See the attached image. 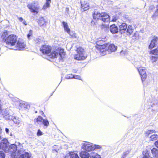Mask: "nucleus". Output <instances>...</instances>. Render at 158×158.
Returning <instances> with one entry per match:
<instances>
[{
	"mask_svg": "<svg viewBox=\"0 0 158 158\" xmlns=\"http://www.w3.org/2000/svg\"><path fill=\"white\" fill-rule=\"evenodd\" d=\"M46 22L43 17H42L40 18L38 21V24L40 26L46 25Z\"/></svg>",
	"mask_w": 158,
	"mask_h": 158,
	"instance_id": "22",
	"label": "nucleus"
},
{
	"mask_svg": "<svg viewBox=\"0 0 158 158\" xmlns=\"http://www.w3.org/2000/svg\"><path fill=\"white\" fill-rule=\"evenodd\" d=\"M35 44L37 45L42 44L44 42L43 38L41 37H39L35 38L34 40Z\"/></svg>",
	"mask_w": 158,
	"mask_h": 158,
	"instance_id": "21",
	"label": "nucleus"
},
{
	"mask_svg": "<svg viewBox=\"0 0 158 158\" xmlns=\"http://www.w3.org/2000/svg\"><path fill=\"white\" fill-rule=\"evenodd\" d=\"M63 27H64V30L67 32L70 31V29L69 28L67 23L64 22L63 21L62 22Z\"/></svg>",
	"mask_w": 158,
	"mask_h": 158,
	"instance_id": "26",
	"label": "nucleus"
},
{
	"mask_svg": "<svg viewBox=\"0 0 158 158\" xmlns=\"http://www.w3.org/2000/svg\"><path fill=\"white\" fill-rule=\"evenodd\" d=\"M133 37V39L138 40L139 38V32H136L135 33Z\"/></svg>",
	"mask_w": 158,
	"mask_h": 158,
	"instance_id": "35",
	"label": "nucleus"
},
{
	"mask_svg": "<svg viewBox=\"0 0 158 158\" xmlns=\"http://www.w3.org/2000/svg\"><path fill=\"white\" fill-rule=\"evenodd\" d=\"M77 53L74 56L75 59L77 60H83L86 57L84 50L81 47H79L77 49Z\"/></svg>",
	"mask_w": 158,
	"mask_h": 158,
	"instance_id": "3",
	"label": "nucleus"
},
{
	"mask_svg": "<svg viewBox=\"0 0 158 158\" xmlns=\"http://www.w3.org/2000/svg\"><path fill=\"white\" fill-rule=\"evenodd\" d=\"M1 104L0 103V114H1L2 112V109L1 108Z\"/></svg>",
	"mask_w": 158,
	"mask_h": 158,
	"instance_id": "55",
	"label": "nucleus"
},
{
	"mask_svg": "<svg viewBox=\"0 0 158 158\" xmlns=\"http://www.w3.org/2000/svg\"><path fill=\"white\" fill-rule=\"evenodd\" d=\"M127 26L126 23H123L119 26V32L121 34L125 33L126 31Z\"/></svg>",
	"mask_w": 158,
	"mask_h": 158,
	"instance_id": "15",
	"label": "nucleus"
},
{
	"mask_svg": "<svg viewBox=\"0 0 158 158\" xmlns=\"http://www.w3.org/2000/svg\"><path fill=\"white\" fill-rule=\"evenodd\" d=\"M22 23L24 24L25 26H26L27 25V24L26 23V21L23 20V22H22Z\"/></svg>",
	"mask_w": 158,
	"mask_h": 158,
	"instance_id": "54",
	"label": "nucleus"
},
{
	"mask_svg": "<svg viewBox=\"0 0 158 158\" xmlns=\"http://www.w3.org/2000/svg\"><path fill=\"white\" fill-rule=\"evenodd\" d=\"M12 135H12V134L11 133H10V135L11 136H12Z\"/></svg>",
	"mask_w": 158,
	"mask_h": 158,
	"instance_id": "58",
	"label": "nucleus"
},
{
	"mask_svg": "<svg viewBox=\"0 0 158 158\" xmlns=\"http://www.w3.org/2000/svg\"><path fill=\"white\" fill-rule=\"evenodd\" d=\"M93 147L94 148V150L95 149H100L101 148V147L98 145H93Z\"/></svg>",
	"mask_w": 158,
	"mask_h": 158,
	"instance_id": "44",
	"label": "nucleus"
},
{
	"mask_svg": "<svg viewBox=\"0 0 158 158\" xmlns=\"http://www.w3.org/2000/svg\"><path fill=\"white\" fill-rule=\"evenodd\" d=\"M74 71V72H75V73H76V71L75 70H73Z\"/></svg>",
	"mask_w": 158,
	"mask_h": 158,
	"instance_id": "60",
	"label": "nucleus"
},
{
	"mask_svg": "<svg viewBox=\"0 0 158 158\" xmlns=\"http://www.w3.org/2000/svg\"><path fill=\"white\" fill-rule=\"evenodd\" d=\"M129 153V151H127L126 152H124L123 155V156H127V155H128Z\"/></svg>",
	"mask_w": 158,
	"mask_h": 158,
	"instance_id": "47",
	"label": "nucleus"
},
{
	"mask_svg": "<svg viewBox=\"0 0 158 158\" xmlns=\"http://www.w3.org/2000/svg\"><path fill=\"white\" fill-rule=\"evenodd\" d=\"M109 28V25L108 24H102L101 28L102 29L104 30L105 31L107 30Z\"/></svg>",
	"mask_w": 158,
	"mask_h": 158,
	"instance_id": "36",
	"label": "nucleus"
},
{
	"mask_svg": "<svg viewBox=\"0 0 158 158\" xmlns=\"http://www.w3.org/2000/svg\"><path fill=\"white\" fill-rule=\"evenodd\" d=\"M43 135L42 132H41L40 129H39L38 130L37 135L38 136H41V135Z\"/></svg>",
	"mask_w": 158,
	"mask_h": 158,
	"instance_id": "46",
	"label": "nucleus"
},
{
	"mask_svg": "<svg viewBox=\"0 0 158 158\" xmlns=\"http://www.w3.org/2000/svg\"><path fill=\"white\" fill-rule=\"evenodd\" d=\"M98 48L100 52L106 54L115 51L117 49V46L113 44H110L109 46L103 45L99 46Z\"/></svg>",
	"mask_w": 158,
	"mask_h": 158,
	"instance_id": "2",
	"label": "nucleus"
},
{
	"mask_svg": "<svg viewBox=\"0 0 158 158\" xmlns=\"http://www.w3.org/2000/svg\"><path fill=\"white\" fill-rule=\"evenodd\" d=\"M38 2L34 1L32 3L28 4L27 7L30 9V11L32 13L37 14L40 9V6L37 4Z\"/></svg>",
	"mask_w": 158,
	"mask_h": 158,
	"instance_id": "4",
	"label": "nucleus"
},
{
	"mask_svg": "<svg viewBox=\"0 0 158 158\" xmlns=\"http://www.w3.org/2000/svg\"><path fill=\"white\" fill-rule=\"evenodd\" d=\"M17 150V147L16 145L15 144H11L9 147H8V149H5V152H10V153H14Z\"/></svg>",
	"mask_w": 158,
	"mask_h": 158,
	"instance_id": "9",
	"label": "nucleus"
},
{
	"mask_svg": "<svg viewBox=\"0 0 158 158\" xmlns=\"http://www.w3.org/2000/svg\"><path fill=\"white\" fill-rule=\"evenodd\" d=\"M35 112L36 113H37V111H36Z\"/></svg>",
	"mask_w": 158,
	"mask_h": 158,
	"instance_id": "62",
	"label": "nucleus"
},
{
	"mask_svg": "<svg viewBox=\"0 0 158 158\" xmlns=\"http://www.w3.org/2000/svg\"><path fill=\"white\" fill-rule=\"evenodd\" d=\"M150 54L154 55H158V48L150 51Z\"/></svg>",
	"mask_w": 158,
	"mask_h": 158,
	"instance_id": "30",
	"label": "nucleus"
},
{
	"mask_svg": "<svg viewBox=\"0 0 158 158\" xmlns=\"http://www.w3.org/2000/svg\"><path fill=\"white\" fill-rule=\"evenodd\" d=\"M32 31L31 30H30L29 31V33L27 35V37L28 39H29L30 37L32 35Z\"/></svg>",
	"mask_w": 158,
	"mask_h": 158,
	"instance_id": "42",
	"label": "nucleus"
},
{
	"mask_svg": "<svg viewBox=\"0 0 158 158\" xmlns=\"http://www.w3.org/2000/svg\"><path fill=\"white\" fill-rule=\"evenodd\" d=\"M134 30V27L132 26L129 25L127 27L126 32L127 34L131 35Z\"/></svg>",
	"mask_w": 158,
	"mask_h": 158,
	"instance_id": "23",
	"label": "nucleus"
},
{
	"mask_svg": "<svg viewBox=\"0 0 158 158\" xmlns=\"http://www.w3.org/2000/svg\"><path fill=\"white\" fill-rule=\"evenodd\" d=\"M125 157L126 156H123V155L121 158H125Z\"/></svg>",
	"mask_w": 158,
	"mask_h": 158,
	"instance_id": "56",
	"label": "nucleus"
},
{
	"mask_svg": "<svg viewBox=\"0 0 158 158\" xmlns=\"http://www.w3.org/2000/svg\"><path fill=\"white\" fill-rule=\"evenodd\" d=\"M110 30L111 32L113 34L116 33L118 31V27L114 24H112L110 26Z\"/></svg>",
	"mask_w": 158,
	"mask_h": 158,
	"instance_id": "16",
	"label": "nucleus"
},
{
	"mask_svg": "<svg viewBox=\"0 0 158 158\" xmlns=\"http://www.w3.org/2000/svg\"><path fill=\"white\" fill-rule=\"evenodd\" d=\"M106 2H108L110 0H104Z\"/></svg>",
	"mask_w": 158,
	"mask_h": 158,
	"instance_id": "57",
	"label": "nucleus"
},
{
	"mask_svg": "<svg viewBox=\"0 0 158 158\" xmlns=\"http://www.w3.org/2000/svg\"><path fill=\"white\" fill-rule=\"evenodd\" d=\"M101 20L105 22H109L110 20V17L106 13H102Z\"/></svg>",
	"mask_w": 158,
	"mask_h": 158,
	"instance_id": "14",
	"label": "nucleus"
},
{
	"mask_svg": "<svg viewBox=\"0 0 158 158\" xmlns=\"http://www.w3.org/2000/svg\"><path fill=\"white\" fill-rule=\"evenodd\" d=\"M11 110L8 108L2 109V112L0 114L6 120H10L12 119V116L11 114L10 111Z\"/></svg>",
	"mask_w": 158,
	"mask_h": 158,
	"instance_id": "6",
	"label": "nucleus"
},
{
	"mask_svg": "<svg viewBox=\"0 0 158 158\" xmlns=\"http://www.w3.org/2000/svg\"><path fill=\"white\" fill-rule=\"evenodd\" d=\"M65 12L67 14L69 15V8L66 7V8Z\"/></svg>",
	"mask_w": 158,
	"mask_h": 158,
	"instance_id": "48",
	"label": "nucleus"
},
{
	"mask_svg": "<svg viewBox=\"0 0 158 158\" xmlns=\"http://www.w3.org/2000/svg\"><path fill=\"white\" fill-rule=\"evenodd\" d=\"M5 131L7 134H8L9 131V130L7 128H5Z\"/></svg>",
	"mask_w": 158,
	"mask_h": 158,
	"instance_id": "53",
	"label": "nucleus"
},
{
	"mask_svg": "<svg viewBox=\"0 0 158 158\" xmlns=\"http://www.w3.org/2000/svg\"><path fill=\"white\" fill-rule=\"evenodd\" d=\"M81 10H83L84 11H85L89 9V5L87 1L82 0L81 2Z\"/></svg>",
	"mask_w": 158,
	"mask_h": 158,
	"instance_id": "12",
	"label": "nucleus"
},
{
	"mask_svg": "<svg viewBox=\"0 0 158 158\" xmlns=\"http://www.w3.org/2000/svg\"><path fill=\"white\" fill-rule=\"evenodd\" d=\"M51 0H46L45 3L42 9L44 10H46L47 8H48L50 6V3Z\"/></svg>",
	"mask_w": 158,
	"mask_h": 158,
	"instance_id": "27",
	"label": "nucleus"
},
{
	"mask_svg": "<svg viewBox=\"0 0 158 158\" xmlns=\"http://www.w3.org/2000/svg\"><path fill=\"white\" fill-rule=\"evenodd\" d=\"M94 144L88 142H85L83 143V148L87 151H90L94 150L93 147Z\"/></svg>",
	"mask_w": 158,
	"mask_h": 158,
	"instance_id": "8",
	"label": "nucleus"
},
{
	"mask_svg": "<svg viewBox=\"0 0 158 158\" xmlns=\"http://www.w3.org/2000/svg\"><path fill=\"white\" fill-rule=\"evenodd\" d=\"M10 120H12L14 123H19L20 122V120L17 117H13L12 116V119H10Z\"/></svg>",
	"mask_w": 158,
	"mask_h": 158,
	"instance_id": "32",
	"label": "nucleus"
},
{
	"mask_svg": "<svg viewBox=\"0 0 158 158\" xmlns=\"http://www.w3.org/2000/svg\"><path fill=\"white\" fill-rule=\"evenodd\" d=\"M155 104H153L152 105V107H153V105H155Z\"/></svg>",
	"mask_w": 158,
	"mask_h": 158,
	"instance_id": "59",
	"label": "nucleus"
},
{
	"mask_svg": "<svg viewBox=\"0 0 158 158\" xmlns=\"http://www.w3.org/2000/svg\"><path fill=\"white\" fill-rule=\"evenodd\" d=\"M71 158H79L77 154L76 153H73L70 155Z\"/></svg>",
	"mask_w": 158,
	"mask_h": 158,
	"instance_id": "38",
	"label": "nucleus"
},
{
	"mask_svg": "<svg viewBox=\"0 0 158 158\" xmlns=\"http://www.w3.org/2000/svg\"><path fill=\"white\" fill-rule=\"evenodd\" d=\"M25 150L23 148H21L19 150L18 152L19 154H21L19 158H30L31 156V155L28 152H24Z\"/></svg>",
	"mask_w": 158,
	"mask_h": 158,
	"instance_id": "10",
	"label": "nucleus"
},
{
	"mask_svg": "<svg viewBox=\"0 0 158 158\" xmlns=\"http://www.w3.org/2000/svg\"><path fill=\"white\" fill-rule=\"evenodd\" d=\"M73 78L76 79H80L81 78V77L80 76L78 75H73Z\"/></svg>",
	"mask_w": 158,
	"mask_h": 158,
	"instance_id": "45",
	"label": "nucleus"
},
{
	"mask_svg": "<svg viewBox=\"0 0 158 158\" xmlns=\"http://www.w3.org/2000/svg\"><path fill=\"white\" fill-rule=\"evenodd\" d=\"M158 40V38L154 36L153 37V39L152 40L149 46V48L150 49H152L155 47L157 46V44Z\"/></svg>",
	"mask_w": 158,
	"mask_h": 158,
	"instance_id": "13",
	"label": "nucleus"
},
{
	"mask_svg": "<svg viewBox=\"0 0 158 158\" xmlns=\"http://www.w3.org/2000/svg\"><path fill=\"white\" fill-rule=\"evenodd\" d=\"M151 152L153 157H158V150L155 148H153L151 150Z\"/></svg>",
	"mask_w": 158,
	"mask_h": 158,
	"instance_id": "24",
	"label": "nucleus"
},
{
	"mask_svg": "<svg viewBox=\"0 0 158 158\" xmlns=\"http://www.w3.org/2000/svg\"><path fill=\"white\" fill-rule=\"evenodd\" d=\"M65 78L67 79L73 78V75L72 74H69L66 75Z\"/></svg>",
	"mask_w": 158,
	"mask_h": 158,
	"instance_id": "41",
	"label": "nucleus"
},
{
	"mask_svg": "<svg viewBox=\"0 0 158 158\" xmlns=\"http://www.w3.org/2000/svg\"><path fill=\"white\" fill-rule=\"evenodd\" d=\"M138 70L141 77L142 81H144L147 77L146 71L145 68L139 67Z\"/></svg>",
	"mask_w": 158,
	"mask_h": 158,
	"instance_id": "7",
	"label": "nucleus"
},
{
	"mask_svg": "<svg viewBox=\"0 0 158 158\" xmlns=\"http://www.w3.org/2000/svg\"><path fill=\"white\" fill-rule=\"evenodd\" d=\"M70 36H71L73 38H76V34L75 33L74 31H69L68 32H67Z\"/></svg>",
	"mask_w": 158,
	"mask_h": 158,
	"instance_id": "33",
	"label": "nucleus"
},
{
	"mask_svg": "<svg viewBox=\"0 0 158 158\" xmlns=\"http://www.w3.org/2000/svg\"><path fill=\"white\" fill-rule=\"evenodd\" d=\"M8 35V33L7 31H3L1 35V38L3 39V40H4L5 41V40L6 39V37Z\"/></svg>",
	"mask_w": 158,
	"mask_h": 158,
	"instance_id": "31",
	"label": "nucleus"
},
{
	"mask_svg": "<svg viewBox=\"0 0 158 158\" xmlns=\"http://www.w3.org/2000/svg\"><path fill=\"white\" fill-rule=\"evenodd\" d=\"M156 146L158 148V140L156 141L155 143Z\"/></svg>",
	"mask_w": 158,
	"mask_h": 158,
	"instance_id": "52",
	"label": "nucleus"
},
{
	"mask_svg": "<svg viewBox=\"0 0 158 158\" xmlns=\"http://www.w3.org/2000/svg\"><path fill=\"white\" fill-rule=\"evenodd\" d=\"M143 158H153L151 156V154L149 151L146 149L143 152Z\"/></svg>",
	"mask_w": 158,
	"mask_h": 158,
	"instance_id": "19",
	"label": "nucleus"
},
{
	"mask_svg": "<svg viewBox=\"0 0 158 158\" xmlns=\"http://www.w3.org/2000/svg\"><path fill=\"white\" fill-rule=\"evenodd\" d=\"M154 132H156L154 130H149L146 133V136H148L150 134H152Z\"/></svg>",
	"mask_w": 158,
	"mask_h": 158,
	"instance_id": "40",
	"label": "nucleus"
},
{
	"mask_svg": "<svg viewBox=\"0 0 158 158\" xmlns=\"http://www.w3.org/2000/svg\"><path fill=\"white\" fill-rule=\"evenodd\" d=\"M151 60L152 62L156 61L158 59V57L152 56L151 57Z\"/></svg>",
	"mask_w": 158,
	"mask_h": 158,
	"instance_id": "39",
	"label": "nucleus"
},
{
	"mask_svg": "<svg viewBox=\"0 0 158 158\" xmlns=\"http://www.w3.org/2000/svg\"><path fill=\"white\" fill-rule=\"evenodd\" d=\"M80 156L81 158H89L90 156L89 154L86 151H82L80 153Z\"/></svg>",
	"mask_w": 158,
	"mask_h": 158,
	"instance_id": "20",
	"label": "nucleus"
},
{
	"mask_svg": "<svg viewBox=\"0 0 158 158\" xmlns=\"http://www.w3.org/2000/svg\"><path fill=\"white\" fill-rule=\"evenodd\" d=\"M149 9L150 10H152L154 9V7L153 6H151L149 7Z\"/></svg>",
	"mask_w": 158,
	"mask_h": 158,
	"instance_id": "50",
	"label": "nucleus"
},
{
	"mask_svg": "<svg viewBox=\"0 0 158 158\" xmlns=\"http://www.w3.org/2000/svg\"><path fill=\"white\" fill-rule=\"evenodd\" d=\"M17 37L15 35H10L5 40L6 44L12 46L15 45L17 41Z\"/></svg>",
	"mask_w": 158,
	"mask_h": 158,
	"instance_id": "5",
	"label": "nucleus"
},
{
	"mask_svg": "<svg viewBox=\"0 0 158 158\" xmlns=\"http://www.w3.org/2000/svg\"><path fill=\"white\" fill-rule=\"evenodd\" d=\"M5 155L3 151H0V158H5Z\"/></svg>",
	"mask_w": 158,
	"mask_h": 158,
	"instance_id": "43",
	"label": "nucleus"
},
{
	"mask_svg": "<svg viewBox=\"0 0 158 158\" xmlns=\"http://www.w3.org/2000/svg\"><path fill=\"white\" fill-rule=\"evenodd\" d=\"M102 13H100L97 11H95L93 15V18L96 20H101Z\"/></svg>",
	"mask_w": 158,
	"mask_h": 158,
	"instance_id": "18",
	"label": "nucleus"
},
{
	"mask_svg": "<svg viewBox=\"0 0 158 158\" xmlns=\"http://www.w3.org/2000/svg\"><path fill=\"white\" fill-rule=\"evenodd\" d=\"M25 44L23 42V41L22 40H18L16 46L15 47L14 49L15 50H21L24 48L25 47Z\"/></svg>",
	"mask_w": 158,
	"mask_h": 158,
	"instance_id": "11",
	"label": "nucleus"
},
{
	"mask_svg": "<svg viewBox=\"0 0 158 158\" xmlns=\"http://www.w3.org/2000/svg\"><path fill=\"white\" fill-rule=\"evenodd\" d=\"M157 16H158V5L156 6V10L152 16V19H154Z\"/></svg>",
	"mask_w": 158,
	"mask_h": 158,
	"instance_id": "28",
	"label": "nucleus"
},
{
	"mask_svg": "<svg viewBox=\"0 0 158 158\" xmlns=\"http://www.w3.org/2000/svg\"><path fill=\"white\" fill-rule=\"evenodd\" d=\"M158 138V135L156 134H154L152 135L150 137V139L151 140H155L157 139Z\"/></svg>",
	"mask_w": 158,
	"mask_h": 158,
	"instance_id": "34",
	"label": "nucleus"
},
{
	"mask_svg": "<svg viewBox=\"0 0 158 158\" xmlns=\"http://www.w3.org/2000/svg\"><path fill=\"white\" fill-rule=\"evenodd\" d=\"M43 119L41 116H39L36 119V121L35 122V124L36 125L38 124H41L42 123Z\"/></svg>",
	"mask_w": 158,
	"mask_h": 158,
	"instance_id": "25",
	"label": "nucleus"
},
{
	"mask_svg": "<svg viewBox=\"0 0 158 158\" xmlns=\"http://www.w3.org/2000/svg\"><path fill=\"white\" fill-rule=\"evenodd\" d=\"M90 158H102L100 155L95 153H92L90 155Z\"/></svg>",
	"mask_w": 158,
	"mask_h": 158,
	"instance_id": "29",
	"label": "nucleus"
},
{
	"mask_svg": "<svg viewBox=\"0 0 158 158\" xmlns=\"http://www.w3.org/2000/svg\"><path fill=\"white\" fill-rule=\"evenodd\" d=\"M8 140L6 139H4L1 141L0 145L2 146V148L4 149V150L6 148L8 149Z\"/></svg>",
	"mask_w": 158,
	"mask_h": 158,
	"instance_id": "17",
	"label": "nucleus"
},
{
	"mask_svg": "<svg viewBox=\"0 0 158 158\" xmlns=\"http://www.w3.org/2000/svg\"><path fill=\"white\" fill-rule=\"evenodd\" d=\"M117 19V18L115 17H113V18L112 20L113 21H115Z\"/></svg>",
	"mask_w": 158,
	"mask_h": 158,
	"instance_id": "51",
	"label": "nucleus"
},
{
	"mask_svg": "<svg viewBox=\"0 0 158 158\" xmlns=\"http://www.w3.org/2000/svg\"><path fill=\"white\" fill-rule=\"evenodd\" d=\"M40 50L43 54L46 55L51 58H55L57 57L58 56H60L62 58L64 57L65 54L63 49L60 50L59 53L58 52V51H54L52 52L51 47L46 45H44L41 47L40 48Z\"/></svg>",
	"mask_w": 158,
	"mask_h": 158,
	"instance_id": "1",
	"label": "nucleus"
},
{
	"mask_svg": "<svg viewBox=\"0 0 158 158\" xmlns=\"http://www.w3.org/2000/svg\"><path fill=\"white\" fill-rule=\"evenodd\" d=\"M42 123L43 124L44 126H46L47 127L49 125V122L47 119H43Z\"/></svg>",
	"mask_w": 158,
	"mask_h": 158,
	"instance_id": "37",
	"label": "nucleus"
},
{
	"mask_svg": "<svg viewBox=\"0 0 158 158\" xmlns=\"http://www.w3.org/2000/svg\"><path fill=\"white\" fill-rule=\"evenodd\" d=\"M19 21L22 22L23 21V19L22 17H18Z\"/></svg>",
	"mask_w": 158,
	"mask_h": 158,
	"instance_id": "49",
	"label": "nucleus"
},
{
	"mask_svg": "<svg viewBox=\"0 0 158 158\" xmlns=\"http://www.w3.org/2000/svg\"><path fill=\"white\" fill-rule=\"evenodd\" d=\"M93 22H94V21H91V23H92V24H93Z\"/></svg>",
	"mask_w": 158,
	"mask_h": 158,
	"instance_id": "61",
	"label": "nucleus"
}]
</instances>
